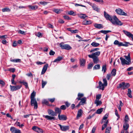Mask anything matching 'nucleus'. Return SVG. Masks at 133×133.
<instances>
[{"label": "nucleus", "instance_id": "nucleus-1", "mask_svg": "<svg viewBox=\"0 0 133 133\" xmlns=\"http://www.w3.org/2000/svg\"><path fill=\"white\" fill-rule=\"evenodd\" d=\"M104 16L107 20L110 21L114 24H116L118 25H122L123 24L119 21L116 16L111 17L105 11L104 12Z\"/></svg>", "mask_w": 133, "mask_h": 133}, {"label": "nucleus", "instance_id": "nucleus-2", "mask_svg": "<svg viewBox=\"0 0 133 133\" xmlns=\"http://www.w3.org/2000/svg\"><path fill=\"white\" fill-rule=\"evenodd\" d=\"M100 53V51H97L91 55H89L88 56L89 58L92 59L93 62L94 64H97L99 62V60L98 57L99 56Z\"/></svg>", "mask_w": 133, "mask_h": 133}, {"label": "nucleus", "instance_id": "nucleus-3", "mask_svg": "<svg viewBox=\"0 0 133 133\" xmlns=\"http://www.w3.org/2000/svg\"><path fill=\"white\" fill-rule=\"evenodd\" d=\"M59 45L62 49H65L67 50H69L72 49L71 47L68 44H64L63 42L60 43Z\"/></svg>", "mask_w": 133, "mask_h": 133}, {"label": "nucleus", "instance_id": "nucleus-4", "mask_svg": "<svg viewBox=\"0 0 133 133\" xmlns=\"http://www.w3.org/2000/svg\"><path fill=\"white\" fill-rule=\"evenodd\" d=\"M115 11L119 15L127 16V14L125 12H123V10L121 9L118 8L117 9H116Z\"/></svg>", "mask_w": 133, "mask_h": 133}, {"label": "nucleus", "instance_id": "nucleus-5", "mask_svg": "<svg viewBox=\"0 0 133 133\" xmlns=\"http://www.w3.org/2000/svg\"><path fill=\"white\" fill-rule=\"evenodd\" d=\"M31 104L32 106H34L35 108H37V103L36 98L31 99Z\"/></svg>", "mask_w": 133, "mask_h": 133}, {"label": "nucleus", "instance_id": "nucleus-6", "mask_svg": "<svg viewBox=\"0 0 133 133\" xmlns=\"http://www.w3.org/2000/svg\"><path fill=\"white\" fill-rule=\"evenodd\" d=\"M10 131L12 133H21L20 130L14 127H11L10 128Z\"/></svg>", "mask_w": 133, "mask_h": 133}, {"label": "nucleus", "instance_id": "nucleus-7", "mask_svg": "<svg viewBox=\"0 0 133 133\" xmlns=\"http://www.w3.org/2000/svg\"><path fill=\"white\" fill-rule=\"evenodd\" d=\"M58 125L59 126L61 130L64 131H65L68 130L69 128V126L62 125L60 124H58Z\"/></svg>", "mask_w": 133, "mask_h": 133}, {"label": "nucleus", "instance_id": "nucleus-8", "mask_svg": "<svg viewBox=\"0 0 133 133\" xmlns=\"http://www.w3.org/2000/svg\"><path fill=\"white\" fill-rule=\"evenodd\" d=\"M32 129L34 131L38 133H42L43 132V130L42 129L36 126H33Z\"/></svg>", "mask_w": 133, "mask_h": 133}, {"label": "nucleus", "instance_id": "nucleus-9", "mask_svg": "<svg viewBox=\"0 0 133 133\" xmlns=\"http://www.w3.org/2000/svg\"><path fill=\"white\" fill-rule=\"evenodd\" d=\"M22 85H16V86H13L10 85V87L11 90L12 91H15L20 89L22 87Z\"/></svg>", "mask_w": 133, "mask_h": 133}, {"label": "nucleus", "instance_id": "nucleus-10", "mask_svg": "<svg viewBox=\"0 0 133 133\" xmlns=\"http://www.w3.org/2000/svg\"><path fill=\"white\" fill-rule=\"evenodd\" d=\"M120 59L121 60L122 64L123 65L125 64L129 65L131 63V62H128L122 57H121Z\"/></svg>", "mask_w": 133, "mask_h": 133}, {"label": "nucleus", "instance_id": "nucleus-11", "mask_svg": "<svg viewBox=\"0 0 133 133\" xmlns=\"http://www.w3.org/2000/svg\"><path fill=\"white\" fill-rule=\"evenodd\" d=\"M59 119L61 121H65L67 119L66 116L64 115H58Z\"/></svg>", "mask_w": 133, "mask_h": 133}, {"label": "nucleus", "instance_id": "nucleus-12", "mask_svg": "<svg viewBox=\"0 0 133 133\" xmlns=\"http://www.w3.org/2000/svg\"><path fill=\"white\" fill-rule=\"evenodd\" d=\"M123 32L126 36L129 37H131L133 41V35L129 32L126 30H123Z\"/></svg>", "mask_w": 133, "mask_h": 133}, {"label": "nucleus", "instance_id": "nucleus-13", "mask_svg": "<svg viewBox=\"0 0 133 133\" xmlns=\"http://www.w3.org/2000/svg\"><path fill=\"white\" fill-rule=\"evenodd\" d=\"M99 86L97 87V88H99L100 89H102L103 90L104 89V85L103 84L101 81H99Z\"/></svg>", "mask_w": 133, "mask_h": 133}, {"label": "nucleus", "instance_id": "nucleus-14", "mask_svg": "<svg viewBox=\"0 0 133 133\" xmlns=\"http://www.w3.org/2000/svg\"><path fill=\"white\" fill-rule=\"evenodd\" d=\"M48 114L52 116H56L57 115L56 114L54 111L51 109H49L48 110Z\"/></svg>", "mask_w": 133, "mask_h": 133}, {"label": "nucleus", "instance_id": "nucleus-15", "mask_svg": "<svg viewBox=\"0 0 133 133\" xmlns=\"http://www.w3.org/2000/svg\"><path fill=\"white\" fill-rule=\"evenodd\" d=\"M48 66V64H47L44 66L41 72V74L43 75L45 73L47 70Z\"/></svg>", "mask_w": 133, "mask_h": 133}, {"label": "nucleus", "instance_id": "nucleus-16", "mask_svg": "<svg viewBox=\"0 0 133 133\" xmlns=\"http://www.w3.org/2000/svg\"><path fill=\"white\" fill-rule=\"evenodd\" d=\"M123 128L125 130H127L129 127V124L127 123V121L125 120V122L124 123L123 125Z\"/></svg>", "mask_w": 133, "mask_h": 133}, {"label": "nucleus", "instance_id": "nucleus-17", "mask_svg": "<svg viewBox=\"0 0 133 133\" xmlns=\"http://www.w3.org/2000/svg\"><path fill=\"white\" fill-rule=\"evenodd\" d=\"M78 15L79 17L83 19H85L88 17V16L85 14H79Z\"/></svg>", "mask_w": 133, "mask_h": 133}, {"label": "nucleus", "instance_id": "nucleus-18", "mask_svg": "<svg viewBox=\"0 0 133 133\" xmlns=\"http://www.w3.org/2000/svg\"><path fill=\"white\" fill-rule=\"evenodd\" d=\"M83 111L81 109H79L78 111L77 114V115L76 118L77 119L81 117L82 115Z\"/></svg>", "mask_w": 133, "mask_h": 133}, {"label": "nucleus", "instance_id": "nucleus-19", "mask_svg": "<svg viewBox=\"0 0 133 133\" xmlns=\"http://www.w3.org/2000/svg\"><path fill=\"white\" fill-rule=\"evenodd\" d=\"M55 112L56 114H58V115H60L61 113V110L60 108L58 107H56L55 108Z\"/></svg>", "mask_w": 133, "mask_h": 133}, {"label": "nucleus", "instance_id": "nucleus-20", "mask_svg": "<svg viewBox=\"0 0 133 133\" xmlns=\"http://www.w3.org/2000/svg\"><path fill=\"white\" fill-rule=\"evenodd\" d=\"M43 117L46 118L47 120H51L52 119H53L54 120H55V118L51 116L48 115H43Z\"/></svg>", "mask_w": 133, "mask_h": 133}, {"label": "nucleus", "instance_id": "nucleus-21", "mask_svg": "<svg viewBox=\"0 0 133 133\" xmlns=\"http://www.w3.org/2000/svg\"><path fill=\"white\" fill-rule=\"evenodd\" d=\"M80 100L81 101L79 102V103L81 105H83L86 101V98L85 97L82 98Z\"/></svg>", "mask_w": 133, "mask_h": 133}, {"label": "nucleus", "instance_id": "nucleus-22", "mask_svg": "<svg viewBox=\"0 0 133 133\" xmlns=\"http://www.w3.org/2000/svg\"><path fill=\"white\" fill-rule=\"evenodd\" d=\"M92 22L90 20H84L82 22L83 25H87L90 24Z\"/></svg>", "mask_w": 133, "mask_h": 133}, {"label": "nucleus", "instance_id": "nucleus-23", "mask_svg": "<svg viewBox=\"0 0 133 133\" xmlns=\"http://www.w3.org/2000/svg\"><path fill=\"white\" fill-rule=\"evenodd\" d=\"M84 94L82 93H79L78 94V97L76 98V100L78 101H79L81 100V99L84 96Z\"/></svg>", "mask_w": 133, "mask_h": 133}, {"label": "nucleus", "instance_id": "nucleus-24", "mask_svg": "<svg viewBox=\"0 0 133 133\" xmlns=\"http://www.w3.org/2000/svg\"><path fill=\"white\" fill-rule=\"evenodd\" d=\"M19 83L20 84H23L25 86V88L26 89L28 88V83L26 82H24V81H19Z\"/></svg>", "mask_w": 133, "mask_h": 133}, {"label": "nucleus", "instance_id": "nucleus-25", "mask_svg": "<svg viewBox=\"0 0 133 133\" xmlns=\"http://www.w3.org/2000/svg\"><path fill=\"white\" fill-rule=\"evenodd\" d=\"M130 86V85L129 83L124 82V84L123 85V88H122L123 89L127 88L129 87Z\"/></svg>", "mask_w": 133, "mask_h": 133}, {"label": "nucleus", "instance_id": "nucleus-26", "mask_svg": "<svg viewBox=\"0 0 133 133\" xmlns=\"http://www.w3.org/2000/svg\"><path fill=\"white\" fill-rule=\"evenodd\" d=\"M94 26L96 28H98L99 29L103 28V25L101 24H95L94 25Z\"/></svg>", "mask_w": 133, "mask_h": 133}, {"label": "nucleus", "instance_id": "nucleus-27", "mask_svg": "<svg viewBox=\"0 0 133 133\" xmlns=\"http://www.w3.org/2000/svg\"><path fill=\"white\" fill-rule=\"evenodd\" d=\"M63 57H58L54 61V62H59L63 59Z\"/></svg>", "mask_w": 133, "mask_h": 133}, {"label": "nucleus", "instance_id": "nucleus-28", "mask_svg": "<svg viewBox=\"0 0 133 133\" xmlns=\"http://www.w3.org/2000/svg\"><path fill=\"white\" fill-rule=\"evenodd\" d=\"M28 7L32 10H35L38 8V6L37 5H29Z\"/></svg>", "mask_w": 133, "mask_h": 133}, {"label": "nucleus", "instance_id": "nucleus-29", "mask_svg": "<svg viewBox=\"0 0 133 133\" xmlns=\"http://www.w3.org/2000/svg\"><path fill=\"white\" fill-rule=\"evenodd\" d=\"M102 102L101 101L97 100H95V104H96L97 106L100 105L102 104Z\"/></svg>", "mask_w": 133, "mask_h": 133}, {"label": "nucleus", "instance_id": "nucleus-30", "mask_svg": "<svg viewBox=\"0 0 133 133\" xmlns=\"http://www.w3.org/2000/svg\"><path fill=\"white\" fill-rule=\"evenodd\" d=\"M36 92L34 91L31 94L30 99L35 98V97L36 96Z\"/></svg>", "mask_w": 133, "mask_h": 133}, {"label": "nucleus", "instance_id": "nucleus-31", "mask_svg": "<svg viewBox=\"0 0 133 133\" xmlns=\"http://www.w3.org/2000/svg\"><path fill=\"white\" fill-rule=\"evenodd\" d=\"M91 45L94 47H97L99 45V44L95 42H93L91 43Z\"/></svg>", "mask_w": 133, "mask_h": 133}, {"label": "nucleus", "instance_id": "nucleus-32", "mask_svg": "<svg viewBox=\"0 0 133 133\" xmlns=\"http://www.w3.org/2000/svg\"><path fill=\"white\" fill-rule=\"evenodd\" d=\"M93 70L99 69L100 68V66L99 64H97L95 65L93 67Z\"/></svg>", "mask_w": 133, "mask_h": 133}, {"label": "nucleus", "instance_id": "nucleus-33", "mask_svg": "<svg viewBox=\"0 0 133 133\" xmlns=\"http://www.w3.org/2000/svg\"><path fill=\"white\" fill-rule=\"evenodd\" d=\"M116 70L115 69H113L111 71V73L112 76H114L116 74Z\"/></svg>", "mask_w": 133, "mask_h": 133}, {"label": "nucleus", "instance_id": "nucleus-34", "mask_svg": "<svg viewBox=\"0 0 133 133\" xmlns=\"http://www.w3.org/2000/svg\"><path fill=\"white\" fill-rule=\"evenodd\" d=\"M103 108L99 109L97 110L96 112L98 114H100L103 111Z\"/></svg>", "mask_w": 133, "mask_h": 133}, {"label": "nucleus", "instance_id": "nucleus-35", "mask_svg": "<svg viewBox=\"0 0 133 133\" xmlns=\"http://www.w3.org/2000/svg\"><path fill=\"white\" fill-rule=\"evenodd\" d=\"M111 32L110 30H102L99 32H101L104 34H106L107 33Z\"/></svg>", "mask_w": 133, "mask_h": 133}, {"label": "nucleus", "instance_id": "nucleus-36", "mask_svg": "<svg viewBox=\"0 0 133 133\" xmlns=\"http://www.w3.org/2000/svg\"><path fill=\"white\" fill-rule=\"evenodd\" d=\"M42 103L43 104H45L48 106H50V105H48L49 102L46 99L43 100L42 101Z\"/></svg>", "mask_w": 133, "mask_h": 133}, {"label": "nucleus", "instance_id": "nucleus-37", "mask_svg": "<svg viewBox=\"0 0 133 133\" xmlns=\"http://www.w3.org/2000/svg\"><path fill=\"white\" fill-rule=\"evenodd\" d=\"M80 64L81 66H84L85 63V61L84 60L82 59L80 61Z\"/></svg>", "mask_w": 133, "mask_h": 133}, {"label": "nucleus", "instance_id": "nucleus-38", "mask_svg": "<svg viewBox=\"0 0 133 133\" xmlns=\"http://www.w3.org/2000/svg\"><path fill=\"white\" fill-rule=\"evenodd\" d=\"M62 10L57 9H54L53 10L54 12L57 14H59L61 12Z\"/></svg>", "mask_w": 133, "mask_h": 133}, {"label": "nucleus", "instance_id": "nucleus-39", "mask_svg": "<svg viewBox=\"0 0 133 133\" xmlns=\"http://www.w3.org/2000/svg\"><path fill=\"white\" fill-rule=\"evenodd\" d=\"M92 7L94 10L97 12H98L99 11V9L95 5H92Z\"/></svg>", "mask_w": 133, "mask_h": 133}, {"label": "nucleus", "instance_id": "nucleus-40", "mask_svg": "<svg viewBox=\"0 0 133 133\" xmlns=\"http://www.w3.org/2000/svg\"><path fill=\"white\" fill-rule=\"evenodd\" d=\"M68 13L69 14L71 15L75 16L76 15V13L72 11H69L68 12Z\"/></svg>", "mask_w": 133, "mask_h": 133}, {"label": "nucleus", "instance_id": "nucleus-41", "mask_svg": "<svg viewBox=\"0 0 133 133\" xmlns=\"http://www.w3.org/2000/svg\"><path fill=\"white\" fill-rule=\"evenodd\" d=\"M47 83V82L44 81L43 80H42V88H44V86Z\"/></svg>", "mask_w": 133, "mask_h": 133}, {"label": "nucleus", "instance_id": "nucleus-42", "mask_svg": "<svg viewBox=\"0 0 133 133\" xmlns=\"http://www.w3.org/2000/svg\"><path fill=\"white\" fill-rule=\"evenodd\" d=\"M107 69L106 68V65H104L102 67V71H104V73H105Z\"/></svg>", "mask_w": 133, "mask_h": 133}, {"label": "nucleus", "instance_id": "nucleus-43", "mask_svg": "<svg viewBox=\"0 0 133 133\" xmlns=\"http://www.w3.org/2000/svg\"><path fill=\"white\" fill-rule=\"evenodd\" d=\"M99 49V48H96L93 49H92L90 51V53H92L93 52H94L96 51H97Z\"/></svg>", "mask_w": 133, "mask_h": 133}, {"label": "nucleus", "instance_id": "nucleus-44", "mask_svg": "<svg viewBox=\"0 0 133 133\" xmlns=\"http://www.w3.org/2000/svg\"><path fill=\"white\" fill-rule=\"evenodd\" d=\"M101 95L100 94H98L96 96L95 100H99L101 97Z\"/></svg>", "mask_w": 133, "mask_h": 133}, {"label": "nucleus", "instance_id": "nucleus-45", "mask_svg": "<svg viewBox=\"0 0 133 133\" xmlns=\"http://www.w3.org/2000/svg\"><path fill=\"white\" fill-rule=\"evenodd\" d=\"M103 81L104 82L103 84L106 87L107 85V81L106 78H104L103 79Z\"/></svg>", "mask_w": 133, "mask_h": 133}, {"label": "nucleus", "instance_id": "nucleus-46", "mask_svg": "<svg viewBox=\"0 0 133 133\" xmlns=\"http://www.w3.org/2000/svg\"><path fill=\"white\" fill-rule=\"evenodd\" d=\"M124 84V82H122L119 84L118 86L117 87V88H119L122 87L123 88V85Z\"/></svg>", "mask_w": 133, "mask_h": 133}, {"label": "nucleus", "instance_id": "nucleus-47", "mask_svg": "<svg viewBox=\"0 0 133 133\" xmlns=\"http://www.w3.org/2000/svg\"><path fill=\"white\" fill-rule=\"evenodd\" d=\"M124 84V82H122L119 84L118 86L117 87V88H119L122 87L123 88V85Z\"/></svg>", "mask_w": 133, "mask_h": 133}, {"label": "nucleus", "instance_id": "nucleus-48", "mask_svg": "<svg viewBox=\"0 0 133 133\" xmlns=\"http://www.w3.org/2000/svg\"><path fill=\"white\" fill-rule=\"evenodd\" d=\"M2 11L3 12L9 11H10V9L8 8H5L2 9Z\"/></svg>", "mask_w": 133, "mask_h": 133}, {"label": "nucleus", "instance_id": "nucleus-49", "mask_svg": "<svg viewBox=\"0 0 133 133\" xmlns=\"http://www.w3.org/2000/svg\"><path fill=\"white\" fill-rule=\"evenodd\" d=\"M49 3V2H45V1H43V2L41 1V2H39V3L40 4H42L43 5H44V6L45 5H46Z\"/></svg>", "mask_w": 133, "mask_h": 133}, {"label": "nucleus", "instance_id": "nucleus-50", "mask_svg": "<svg viewBox=\"0 0 133 133\" xmlns=\"http://www.w3.org/2000/svg\"><path fill=\"white\" fill-rule=\"evenodd\" d=\"M93 65L94 64L92 63L89 64L88 65V69H91L93 67Z\"/></svg>", "mask_w": 133, "mask_h": 133}, {"label": "nucleus", "instance_id": "nucleus-51", "mask_svg": "<svg viewBox=\"0 0 133 133\" xmlns=\"http://www.w3.org/2000/svg\"><path fill=\"white\" fill-rule=\"evenodd\" d=\"M132 44H130L129 42H125V44H123V46H128L129 45H131Z\"/></svg>", "mask_w": 133, "mask_h": 133}, {"label": "nucleus", "instance_id": "nucleus-52", "mask_svg": "<svg viewBox=\"0 0 133 133\" xmlns=\"http://www.w3.org/2000/svg\"><path fill=\"white\" fill-rule=\"evenodd\" d=\"M66 107L64 105H62L61 106L60 109H61V110H64L66 109Z\"/></svg>", "mask_w": 133, "mask_h": 133}, {"label": "nucleus", "instance_id": "nucleus-53", "mask_svg": "<svg viewBox=\"0 0 133 133\" xmlns=\"http://www.w3.org/2000/svg\"><path fill=\"white\" fill-rule=\"evenodd\" d=\"M18 32L19 33H20L21 34L24 35H25V32H24V31H22L20 30H19L18 31Z\"/></svg>", "mask_w": 133, "mask_h": 133}, {"label": "nucleus", "instance_id": "nucleus-54", "mask_svg": "<svg viewBox=\"0 0 133 133\" xmlns=\"http://www.w3.org/2000/svg\"><path fill=\"white\" fill-rule=\"evenodd\" d=\"M115 112L116 116L118 117V118H119L120 117V116L118 114V111L116 109H115Z\"/></svg>", "mask_w": 133, "mask_h": 133}, {"label": "nucleus", "instance_id": "nucleus-55", "mask_svg": "<svg viewBox=\"0 0 133 133\" xmlns=\"http://www.w3.org/2000/svg\"><path fill=\"white\" fill-rule=\"evenodd\" d=\"M55 54L54 51H53L52 50H51L49 52V54L50 55H53Z\"/></svg>", "mask_w": 133, "mask_h": 133}, {"label": "nucleus", "instance_id": "nucleus-56", "mask_svg": "<svg viewBox=\"0 0 133 133\" xmlns=\"http://www.w3.org/2000/svg\"><path fill=\"white\" fill-rule=\"evenodd\" d=\"M48 100L51 102V103H53V102L55 100V98H48Z\"/></svg>", "mask_w": 133, "mask_h": 133}, {"label": "nucleus", "instance_id": "nucleus-57", "mask_svg": "<svg viewBox=\"0 0 133 133\" xmlns=\"http://www.w3.org/2000/svg\"><path fill=\"white\" fill-rule=\"evenodd\" d=\"M64 18L65 19H67L68 20H70L71 18L69 17L68 16H63Z\"/></svg>", "mask_w": 133, "mask_h": 133}, {"label": "nucleus", "instance_id": "nucleus-58", "mask_svg": "<svg viewBox=\"0 0 133 133\" xmlns=\"http://www.w3.org/2000/svg\"><path fill=\"white\" fill-rule=\"evenodd\" d=\"M15 68H10L8 70L10 71H11L13 72H15Z\"/></svg>", "mask_w": 133, "mask_h": 133}, {"label": "nucleus", "instance_id": "nucleus-59", "mask_svg": "<svg viewBox=\"0 0 133 133\" xmlns=\"http://www.w3.org/2000/svg\"><path fill=\"white\" fill-rule=\"evenodd\" d=\"M12 78L11 79V82H13L14 81L15 78L16 77V75L14 74H13L12 75Z\"/></svg>", "mask_w": 133, "mask_h": 133}, {"label": "nucleus", "instance_id": "nucleus-60", "mask_svg": "<svg viewBox=\"0 0 133 133\" xmlns=\"http://www.w3.org/2000/svg\"><path fill=\"white\" fill-rule=\"evenodd\" d=\"M108 115L107 114H106L105 116L103 117V120H106L108 118Z\"/></svg>", "mask_w": 133, "mask_h": 133}, {"label": "nucleus", "instance_id": "nucleus-61", "mask_svg": "<svg viewBox=\"0 0 133 133\" xmlns=\"http://www.w3.org/2000/svg\"><path fill=\"white\" fill-rule=\"evenodd\" d=\"M2 43L4 44H5L8 42L5 39L2 40Z\"/></svg>", "mask_w": 133, "mask_h": 133}, {"label": "nucleus", "instance_id": "nucleus-62", "mask_svg": "<svg viewBox=\"0 0 133 133\" xmlns=\"http://www.w3.org/2000/svg\"><path fill=\"white\" fill-rule=\"evenodd\" d=\"M111 76V75L110 74H109L107 75V76L106 77L107 78L108 80H109Z\"/></svg>", "mask_w": 133, "mask_h": 133}, {"label": "nucleus", "instance_id": "nucleus-63", "mask_svg": "<svg viewBox=\"0 0 133 133\" xmlns=\"http://www.w3.org/2000/svg\"><path fill=\"white\" fill-rule=\"evenodd\" d=\"M58 22L59 23H61V24H62L64 22V21H63V20L62 19H59L58 21Z\"/></svg>", "mask_w": 133, "mask_h": 133}, {"label": "nucleus", "instance_id": "nucleus-64", "mask_svg": "<svg viewBox=\"0 0 133 133\" xmlns=\"http://www.w3.org/2000/svg\"><path fill=\"white\" fill-rule=\"evenodd\" d=\"M17 42L15 41L13 43V46L15 47L17 45Z\"/></svg>", "mask_w": 133, "mask_h": 133}]
</instances>
